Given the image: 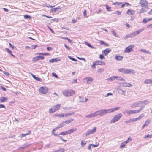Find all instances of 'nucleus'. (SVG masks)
I'll use <instances>...</instances> for the list:
<instances>
[{
  "instance_id": "nucleus-19",
  "label": "nucleus",
  "mask_w": 152,
  "mask_h": 152,
  "mask_svg": "<svg viewBox=\"0 0 152 152\" xmlns=\"http://www.w3.org/2000/svg\"><path fill=\"white\" fill-rule=\"evenodd\" d=\"M135 13V11L132 10H128L127 12L126 13L129 15H133Z\"/></svg>"
},
{
  "instance_id": "nucleus-25",
  "label": "nucleus",
  "mask_w": 152,
  "mask_h": 152,
  "mask_svg": "<svg viewBox=\"0 0 152 152\" xmlns=\"http://www.w3.org/2000/svg\"><path fill=\"white\" fill-rule=\"evenodd\" d=\"M144 83L145 84L151 85V78L145 79L144 81Z\"/></svg>"
},
{
  "instance_id": "nucleus-9",
  "label": "nucleus",
  "mask_w": 152,
  "mask_h": 152,
  "mask_svg": "<svg viewBox=\"0 0 152 152\" xmlns=\"http://www.w3.org/2000/svg\"><path fill=\"white\" fill-rule=\"evenodd\" d=\"M120 108V107H116L107 110V113L114 112L117 111Z\"/></svg>"
},
{
  "instance_id": "nucleus-54",
  "label": "nucleus",
  "mask_w": 152,
  "mask_h": 152,
  "mask_svg": "<svg viewBox=\"0 0 152 152\" xmlns=\"http://www.w3.org/2000/svg\"><path fill=\"white\" fill-rule=\"evenodd\" d=\"M99 57L101 60H102L104 58V56L103 55L101 54L99 55Z\"/></svg>"
},
{
  "instance_id": "nucleus-12",
  "label": "nucleus",
  "mask_w": 152,
  "mask_h": 152,
  "mask_svg": "<svg viewBox=\"0 0 152 152\" xmlns=\"http://www.w3.org/2000/svg\"><path fill=\"white\" fill-rule=\"evenodd\" d=\"M127 69L124 68H121L118 69V70L119 72L123 74H127Z\"/></svg>"
},
{
  "instance_id": "nucleus-5",
  "label": "nucleus",
  "mask_w": 152,
  "mask_h": 152,
  "mask_svg": "<svg viewBox=\"0 0 152 152\" xmlns=\"http://www.w3.org/2000/svg\"><path fill=\"white\" fill-rule=\"evenodd\" d=\"M96 129V127H94L93 129L91 130H89L87 131L86 133H85L84 134L86 136L87 135H88L90 134H93L94 133Z\"/></svg>"
},
{
  "instance_id": "nucleus-58",
  "label": "nucleus",
  "mask_w": 152,
  "mask_h": 152,
  "mask_svg": "<svg viewBox=\"0 0 152 152\" xmlns=\"http://www.w3.org/2000/svg\"><path fill=\"white\" fill-rule=\"evenodd\" d=\"M62 93L64 96H66V90L63 91Z\"/></svg>"
},
{
  "instance_id": "nucleus-59",
  "label": "nucleus",
  "mask_w": 152,
  "mask_h": 152,
  "mask_svg": "<svg viewBox=\"0 0 152 152\" xmlns=\"http://www.w3.org/2000/svg\"><path fill=\"white\" fill-rule=\"evenodd\" d=\"M147 28H148L150 29L152 28V24H149L147 26Z\"/></svg>"
},
{
  "instance_id": "nucleus-37",
  "label": "nucleus",
  "mask_w": 152,
  "mask_h": 152,
  "mask_svg": "<svg viewBox=\"0 0 152 152\" xmlns=\"http://www.w3.org/2000/svg\"><path fill=\"white\" fill-rule=\"evenodd\" d=\"M24 18L25 19H30L31 18V16L29 15H24Z\"/></svg>"
},
{
  "instance_id": "nucleus-56",
  "label": "nucleus",
  "mask_w": 152,
  "mask_h": 152,
  "mask_svg": "<svg viewBox=\"0 0 152 152\" xmlns=\"http://www.w3.org/2000/svg\"><path fill=\"white\" fill-rule=\"evenodd\" d=\"M121 12L116 11L114 13V14H117L118 15H120L121 14Z\"/></svg>"
},
{
  "instance_id": "nucleus-52",
  "label": "nucleus",
  "mask_w": 152,
  "mask_h": 152,
  "mask_svg": "<svg viewBox=\"0 0 152 152\" xmlns=\"http://www.w3.org/2000/svg\"><path fill=\"white\" fill-rule=\"evenodd\" d=\"M74 120L73 118H70L67 120V124H69Z\"/></svg>"
},
{
  "instance_id": "nucleus-61",
  "label": "nucleus",
  "mask_w": 152,
  "mask_h": 152,
  "mask_svg": "<svg viewBox=\"0 0 152 152\" xmlns=\"http://www.w3.org/2000/svg\"><path fill=\"white\" fill-rule=\"evenodd\" d=\"M95 66H96V64H95V62H94L93 64L91 65V67L93 68H95Z\"/></svg>"
},
{
  "instance_id": "nucleus-4",
  "label": "nucleus",
  "mask_w": 152,
  "mask_h": 152,
  "mask_svg": "<svg viewBox=\"0 0 152 152\" xmlns=\"http://www.w3.org/2000/svg\"><path fill=\"white\" fill-rule=\"evenodd\" d=\"M140 3L142 8H146L148 6V1L146 0H140Z\"/></svg>"
},
{
  "instance_id": "nucleus-50",
  "label": "nucleus",
  "mask_w": 152,
  "mask_h": 152,
  "mask_svg": "<svg viewBox=\"0 0 152 152\" xmlns=\"http://www.w3.org/2000/svg\"><path fill=\"white\" fill-rule=\"evenodd\" d=\"M107 10L108 11H111V7L108 6L107 5L106 6Z\"/></svg>"
},
{
  "instance_id": "nucleus-48",
  "label": "nucleus",
  "mask_w": 152,
  "mask_h": 152,
  "mask_svg": "<svg viewBox=\"0 0 152 152\" xmlns=\"http://www.w3.org/2000/svg\"><path fill=\"white\" fill-rule=\"evenodd\" d=\"M132 140V139L130 138L129 137L126 141H124V142H125V143L126 144L128 143V142L130 141H131Z\"/></svg>"
},
{
  "instance_id": "nucleus-26",
  "label": "nucleus",
  "mask_w": 152,
  "mask_h": 152,
  "mask_svg": "<svg viewBox=\"0 0 152 152\" xmlns=\"http://www.w3.org/2000/svg\"><path fill=\"white\" fill-rule=\"evenodd\" d=\"M8 99L5 97H1V98L0 99V102L3 103L4 102L7 101Z\"/></svg>"
},
{
  "instance_id": "nucleus-2",
  "label": "nucleus",
  "mask_w": 152,
  "mask_h": 152,
  "mask_svg": "<svg viewBox=\"0 0 152 152\" xmlns=\"http://www.w3.org/2000/svg\"><path fill=\"white\" fill-rule=\"evenodd\" d=\"M122 115L121 113H119L115 115L110 121V123H114L118 121L122 117Z\"/></svg>"
},
{
  "instance_id": "nucleus-30",
  "label": "nucleus",
  "mask_w": 152,
  "mask_h": 152,
  "mask_svg": "<svg viewBox=\"0 0 152 152\" xmlns=\"http://www.w3.org/2000/svg\"><path fill=\"white\" fill-rule=\"evenodd\" d=\"M116 79L118 80L125 81V80L120 76H116Z\"/></svg>"
},
{
  "instance_id": "nucleus-17",
  "label": "nucleus",
  "mask_w": 152,
  "mask_h": 152,
  "mask_svg": "<svg viewBox=\"0 0 152 152\" xmlns=\"http://www.w3.org/2000/svg\"><path fill=\"white\" fill-rule=\"evenodd\" d=\"M96 115L95 112H94V113H91L89 115H87L86 116V117L88 118H90L93 117H96Z\"/></svg>"
},
{
  "instance_id": "nucleus-11",
  "label": "nucleus",
  "mask_w": 152,
  "mask_h": 152,
  "mask_svg": "<svg viewBox=\"0 0 152 152\" xmlns=\"http://www.w3.org/2000/svg\"><path fill=\"white\" fill-rule=\"evenodd\" d=\"M44 58V57L42 56H37L35 57L32 59L33 61H37L39 60H42Z\"/></svg>"
},
{
  "instance_id": "nucleus-36",
  "label": "nucleus",
  "mask_w": 152,
  "mask_h": 152,
  "mask_svg": "<svg viewBox=\"0 0 152 152\" xmlns=\"http://www.w3.org/2000/svg\"><path fill=\"white\" fill-rule=\"evenodd\" d=\"M85 43L86 45L88 46L89 47L91 48H94V47L92 46L91 44L90 43H88L86 42H85Z\"/></svg>"
},
{
  "instance_id": "nucleus-45",
  "label": "nucleus",
  "mask_w": 152,
  "mask_h": 152,
  "mask_svg": "<svg viewBox=\"0 0 152 152\" xmlns=\"http://www.w3.org/2000/svg\"><path fill=\"white\" fill-rule=\"evenodd\" d=\"M152 137V134L151 135H147L145 136L144 138L145 139L148 138H151Z\"/></svg>"
},
{
  "instance_id": "nucleus-41",
  "label": "nucleus",
  "mask_w": 152,
  "mask_h": 152,
  "mask_svg": "<svg viewBox=\"0 0 152 152\" xmlns=\"http://www.w3.org/2000/svg\"><path fill=\"white\" fill-rule=\"evenodd\" d=\"M60 9V7H58L53 8V9H52L51 10L53 12H56L57 10H59Z\"/></svg>"
},
{
  "instance_id": "nucleus-62",
  "label": "nucleus",
  "mask_w": 152,
  "mask_h": 152,
  "mask_svg": "<svg viewBox=\"0 0 152 152\" xmlns=\"http://www.w3.org/2000/svg\"><path fill=\"white\" fill-rule=\"evenodd\" d=\"M52 75L53 76H54V77H56V78H58V76L55 73L53 72L52 73Z\"/></svg>"
},
{
  "instance_id": "nucleus-63",
  "label": "nucleus",
  "mask_w": 152,
  "mask_h": 152,
  "mask_svg": "<svg viewBox=\"0 0 152 152\" xmlns=\"http://www.w3.org/2000/svg\"><path fill=\"white\" fill-rule=\"evenodd\" d=\"M37 46V45H32L31 48L33 49H35Z\"/></svg>"
},
{
  "instance_id": "nucleus-14",
  "label": "nucleus",
  "mask_w": 152,
  "mask_h": 152,
  "mask_svg": "<svg viewBox=\"0 0 152 152\" xmlns=\"http://www.w3.org/2000/svg\"><path fill=\"white\" fill-rule=\"evenodd\" d=\"M39 91L41 93L45 94L47 93V90L43 87H41L39 89Z\"/></svg>"
},
{
  "instance_id": "nucleus-64",
  "label": "nucleus",
  "mask_w": 152,
  "mask_h": 152,
  "mask_svg": "<svg viewBox=\"0 0 152 152\" xmlns=\"http://www.w3.org/2000/svg\"><path fill=\"white\" fill-rule=\"evenodd\" d=\"M6 50L10 54L11 52V51L9 49L6 48Z\"/></svg>"
},
{
  "instance_id": "nucleus-27",
  "label": "nucleus",
  "mask_w": 152,
  "mask_h": 152,
  "mask_svg": "<svg viewBox=\"0 0 152 152\" xmlns=\"http://www.w3.org/2000/svg\"><path fill=\"white\" fill-rule=\"evenodd\" d=\"M31 133V131H29V132L26 134H21L20 137L21 138H22L25 137L26 135H29Z\"/></svg>"
},
{
  "instance_id": "nucleus-46",
  "label": "nucleus",
  "mask_w": 152,
  "mask_h": 152,
  "mask_svg": "<svg viewBox=\"0 0 152 152\" xmlns=\"http://www.w3.org/2000/svg\"><path fill=\"white\" fill-rule=\"evenodd\" d=\"M56 117L58 116L59 117H63L64 116V115L63 114H56L55 115Z\"/></svg>"
},
{
  "instance_id": "nucleus-21",
  "label": "nucleus",
  "mask_w": 152,
  "mask_h": 152,
  "mask_svg": "<svg viewBox=\"0 0 152 152\" xmlns=\"http://www.w3.org/2000/svg\"><path fill=\"white\" fill-rule=\"evenodd\" d=\"M61 104H57L56 105H54L53 107L54 109V111L57 110L60 107Z\"/></svg>"
},
{
  "instance_id": "nucleus-15",
  "label": "nucleus",
  "mask_w": 152,
  "mask_h": 152,
  "mask_svg": "<svg viewBox=\"0 0 152 152\" xmlns=\"http://www.w3.org/2000/svg\"><path fill=\"white\" fill-rule=\"evenodd\" d=\"M84 80L86 81V83L90 84L93 80V79L90 77H86L84 78Z\"/></svg>"
},
{
  "instance_id": "nucleus-32",
  "label": "nucleus",
  "mask_w": 152,
  "mask_h": 152,
  "mask_svg": "<svg viewBox=\"0 0 152 152\" xmlns=\"http://www.w3.org/2000/svg\"><path fill=\"white\" fill-rule=\"evenodd\" d=\"M116 76H113L110 77L109 78L107 79V80H110V81H112L114 80V79H116Z\"/></svg>"
},
{
  "instance_id": "nucleus-38",
  "label": "nucleus",
  "mask_w": 152,
  "mask_h": 152,
  "mask_svg": "<svg viewBox=\"0 0 152 152\" xmlns=\"http://www.w3.org/2000/svg\"><path fill=\"white\" fill-rule=\"evenodd\" d=\"M37 55H42L44 56L46 55H49V54L48 53H38Z\"/></svg>"
},
{
  "instance_id": "nucleus-22",
  "label": "nucleus",
  "mask_w": 152,
  "mask_h": 152,
  "mask_svg": "<svg viewBox=\"0 0 152 152\" xmlns=\"http://www.w3.org/2000/svg\"><path fill=\"white\" fill-rule=\"evenodd\" d=\"M66 124V121H65L61 123L57 127V128H60L63 127Z\"/></svg>"
},
{
  "instance_id": "nucleus-53",
  "label": "nucleus",
  "mask_w": 152,
  "mask_h": 152,
  "mask_svg": "<svg viewBox=\"0 0 152 152\" xmlns=\"http://www.w3.org/2000/svg\"><path fill=\"white\" fill-rule=\"evenodd\" d=\"M104 71V69L102 68H100L98 70V72L100 73L103 72Z\"/></svg>"
},
{
  "instance_id": "nucleus-44",
  "label": "nucleus",
  "mask_w": 152,
  "mask_h": 152,
  "mask_svg": "<svg viewBox=\"0 0 152 152\" xmlns=\"http://www.w3.org/2000/svg\"><path fill=\"white\" fill-rule=\"evenodd\" d=\"M111 32L113 33V35L115 36V37H118L117 36L118 35V34L116 33V32H115V31L114 30L112 29L111 31Z\"/></svg>"
},
{
  "instance_id": "nucleus-29",
  "label": "nucleus",
  "mask_w": 152,
  "mask_h": 152,
  "mask_svg": "<svg viewBox=\"0 0 152 152\" xmlns=\"http://www.w3.org/2000/svg\"><path fill=\"white\" fill-rule=\"evenodd\" d=\"M31 75H32V77H33V78H34L37 81H41V79L40 78L36 77L34 75L32 74H31Z\"/></svg>"
},
{
  "instance_id": "nucleus-42",
  "label": "nucleus",
  "mask_w": 152,
  "mask_h": 152,
  "mask_svg": "<svg viewBox=\"0 0 152 152\" xmlns=\"http://www.w3.org/2000/svg\"><path fill=\"white\" fill-rule=\"evenodd\" d=\"M30 145V144H27L26 143L23 145L22 147H20L18 149H19L21 148H24L26 147H27L29 145Z\"/></svg>"
},
{
  "instance_id": "nucleus-43",
  "label": "nucleus",
  "mask_w": 152,
  "mask_h": 152,
  "mask_svg": "<svg viewBox=\"0 0 152 152\" xmlns=\"http://www.w3.org/2000/svg\"><path fill=\"white\" fill-rule=\"evenodd\" d=\"M150 120L147 119L145 121L144 124L146 126H147L150 123Z\"/></svg>"
},
{
  "instance_id": "nucleus-40",
  "label": "nucleus",
  "mask_w": 152,
  "mask_h": 152,
  "mask_svg": "<svg viewBox=\"0 0 152 152\" xmlns=\"http://www.w3.org/2000/svg\"><path fill=\"white\" fill-rule=\"evenodd\" d=\"M147 12V10L142 8V9H141L140 10V11L139 12V13H143V12Z\"/></svg>"
},
{
  "instance_id": "nucleus-3",
  "label": "nucleus",
  "mask_w": 152,
  "mask_h": 152,
  "mask_svg": "<svg viewBox=\"0 0 152 152\" xmlns=\"http://www.w3.org/2000/svg\"><path fill=\"white\" fill-rule=\"evenodd\" d=\"M144 30V28H142L138 30L137 31L134 32L132 33H130V35L131 38L134 37L135 36L138 35L141 32L143 31Z\"/></svg>"
},
{
  "instance_id": "nucleus-57",
  "label": "nucleus",
  "mask_w": 152,
  "mask_h": 152,
  "mask_svg": "<svg viewBox=\"0 0 152 152\" xmlns=\"http://www.w3.org/2000/svg\"><path fill=\"white\" fill-rule=\"evenodd\" d=\"M127 83L126 82H124L122 83V86L124 87L127 86Z\"/></svg>"
},
{
  "instance_id": "nucleus-7",
  "label": "nucleus",
  "mask_w": 152,
  "mask_h": 152,
  "mask_svg": "<svg viewBox=\"0 0 152 152\" xmlns=\"http://www.w3.org/2000/svg\"><path fill=\"white\" fill-rule=\"evenodd\" d=\"M75 93V91L73 90L69 89L67 90V97L72 96Z\"/></svg>"
},
{
  "instance_id": "nucleus-1",
  "label": "nucleus",
  "mask_w": 152,
  "mask_h": 152,
  "mask_svg": "<svg viewBox=\"0 0 152 152\" xmlns=\"http://www.w3.org/2000/svg\"><path fill=\"white\" fill-rule=\"evenodd\" d=\"M95 112L96 116L98 115L100 116H103L105 114L107 113V109H102Z\"/></svg>"
},
{
  "instance_id": "nucleus-23",
  "label": "nucleus",
  "mask_w": 152,
  "mask_h": 152,
  "mask_svg": "<svg viewBox=\"0 0 152 152\" xmlns=\"http://www.w3.org/2000/svg\"><path fill=\"white\" fill-rule=\"evenodd\" d=\"M115 58V59L118 61H121L123 59V57L121 56L116 55Z\"/></svg>"
},
{
  "instance_id": "nucleus-33",
  "label": "nucleus",
  "mask_w": 152,
  "mask_h": 152,
  "mask_svg": "<svg viewBox=\"0 0 152 152\" xmlns=\"http://www.w3.org/2000/svg\"><path fill=\"white\" fill-rule=\"evenodd\" d=\"M87 141L83 140L81 141V144L82 147H83L86 144Z\"/></svg>"
},
{
  "instance_id": "nucleus-31",
  "label": "nucleus",
  "mask_w": 152,
  "mask_h": 152,
  "mask_svg": "<svg viewBox=\"0 0 152 152\" xmlns=\"http://www.w3.org/2000/svg\"><path fill=\"white\" fill-rule=\"evenodd\" d=\"M140 102H141V105H143V104H147L149 102L148 100H144L142 101H140Z\"/></svg>"
},
{
  "instance_id": "nucleus-28",
  "label": "nucleus",
  "mask_w": 152,
  "mask_h": 152,
  "mask_svg": "<svg viewBox=\"0 0 152 152\" xmlns=\"http://www.w3.org/2000/svg\"><path fill=\"white\" fill-rule=\"evenodd\" d=\"M59 60L58 59V58H52L51 59H50L49 61V62L50 63H54V62H57Z\"/></svg>"
},
{
  "instance_id": "nucleus-34",
  "label": "nucleus",
  "mask_w": 152,
  "mask_h": 152,
  "mask_svg": "<svg viewBox=\"0 0 152 152\" xmlns=\"http://www.w3.org/2000/svg\"><path fill=\"white\" fill-rule=\"evenodd\" d=\"M140 50H141V51L142 52H144V53H145L147 54H151V53L150 52H149V51H148L147 50H146L145 49H141Z\"/></svg>"
},
{
  "instance_id": "nucleus-39",
  "label": "nucleus",
  "mask_w": 152,
  "mask_h": 152,
  "mask_svg": "<svg viewBox=\"0 0 152 152\" xmlns=\"http://www.w3.org/2000/svg\"><path fill=\"white\" fill-rule=\"evenodd\" d=\"M149 22L148 19L147 18H144L142 20V23L143 24H145L147 22Z\"/></svg>"
},
{
  "instance_id": "nucleus-51",
  "label": "nucleus",
  "mask_w": 152,
  "mask_h": 152,
  "mask_svg": "<svg viewBox=\"0 0 152 152\" xmlns=\"http://www.w3.org/2000/svg\"><path fill=\"white\" fill-rule=\"evenodd\" d=\"M144 115L143 114H141L139 116V117L137 118V119L138 120L140 119L141 118H142L144 117Z\"/></svg>"
},
{
  "instance_id": "nucleus-47",
  "label": "nucleus",
  "mask_w": 152,
  "mask_h": 152,
  "mask_svg": "<svg viewBox=\"0 0 152 152\" xmlns=\"http://www.w3.org/2000/svg\"><path fill=\"white\" fill-rule=\"evenodd\" d=\"M68 57L71 60L73 61H77V60L76 59L72 58V57L70 56H68Z\"/></svg>"
},
{
  "instance_id": "nucleus-55",
  "label": "nucleus",
  "mask_w": 152,
  "mask_h": 152,
  "mask_svg": "<svg viewBox=\"0 0 152 152\" xmlns=\"http://www.w3.org/2000/svg\"><path fill=\"white\" fill-rule=\"evenodd\" d=\"M55 111H54V109L53 107V109L51 108H50L49 110V113H53Z\"/></svg>"
},
{
  "instance_id": "nucleus-13",
  "label": "nucleus",
  "mask_w": 152,
  "mask_h": 152,
  "mask_svg": "<svg viewBox=\"0 0 152 152\" xmlns=\"http://www.w3.org/2000/svg\"><path fill=\"white\" fill-rule=\"evenodd\" d=\"M111 51V49L110 48H108L103 50L102 53L103 54H104V55L106 56L108 53L110 52Z\"/></svg>"
},
{
  "instance_id": "nucleus-20",
  "label": "nucleus",
  "mask_w": 152,
  "mask_h": 152,
  "mask_svg": "<svg viewBox=\"0 0 152 152\" xmlns=\"http://www.w3.org/2000/svg\"><path fill=\"white\" fill-rule=\"evenodd\" d=\"M77 129L75 128L72 129L70 130H68L67 131V134H70L73 133L74 132L76 131Z\"/></svg>"
},
{
  "instance_id": "nucleus-10",
  "label": "nucleus",
  "mask_w": 152,
  "mask_h": 152,
  "mask_svg": "<svg viewBox=\"0 0 152 152\" xmlns=\"http://www.w3.org/2000/svg\"><path fill=\"white\" fill-rule=\"evenodd\" d=\"M95 62L96 65H105V63L104 62L101 60H97Z\"/></svg>"
},
{
  "instance_id": "nucleus-49",
  "label": "nucleus",
  "mask_w": 152,
  "mask_h": 152,
  "mask_svg": "<svg viewBox=\"0 0 152 152\" xmlns=\"http://www.w3.org/2000/svg\"><path fill=\"white\" fill-rule=\"evenodd\" d=\"M64 149L62 148H61L59 150L55 151L54 152H62L64 151Z\"/></svg>"
},
{
  "instance_id": "nucleus-8",
  "label": "nucleus",
  "mask_w": 152,
  "mask_h": 152,
  "mask_svg": "<svg viewBox=\"0 0 152 152\" xmlns=\"http://www.w3.org/2000/svg\"><path fill=\"white\" fill-rule=\"evenodd\" d=\"M141 105V102L140 101L137 102H135L132 104H131L130 107L131 108H133L134 107H139Z\"/></svg>"
},
{
  "instance_id": "nucleus-6",
  "label": "nucleus",
  "mask_w": 152,
  "mask_h": 152,
  "mask_svg": "<svg viewBox=\"0 0 152 152\" xmlns=\"http://www.w3.org/2000/svg\"><path fill=\"white\" fill-rule=\"evenodd\" d=\"M134 47V45H129L126 47L124 50L125 53H129L131 52L132 48Z\"/></svg>"
},
{
  "instance_id": "nucleus-18",
  "label": "nucleus",
  "mask_w": 152,
  "mask_h": 152,
  "mask_svg": "<svg viewBox=\"0 0 152 152\" xmlns=\"http://www.w3.org/2000/svg\"><path fill=\"white\" fill-rule=\"evenodd\" d=\"M79 101L82 102H84L88 100V99L86 98H84V97H82L80 96H79Z\"/></svg>"
},
{
  "instance_id": "nucleus-35",
  "label": "nucleus",
  "mask_w": 152,
  "mask_h": 152,
  "mask_svg": "<svg viewBox=\"0 0 152 152\" xmlns=\"http://www.w3.org/2000/svg\"><path fill=\"white\" fill-rule=\"evenodd\" d=\"M126 143H125V142H122L121 143V145L120 146V148H122L124 147L126 145Z\"/></svg>"
},
{
  "instance_id": "nucleus-16",
  "label": "nucleus",
  "mask_w": 152,
  "mask_h": 152,
  "mask_svg": "<svg viewBox=\"0 0 152 152\" xmlns=\"http://www.w3.org/2000/svg\"><path fill=\"white\" fill-rule=\"evenodd\" d=\"M136 73V72L134 70L130 69H127V74H134Z\"/></svg>"
},
{
  "instance_id": "nucleus-60",
  "label": "nucleus",
  "mask_w": 152,
  "mask_h": 152,
  "mask_svg": "<svg viewBox=\"0 0 152 152\" xmlns=\"http://www.w3.org/2000/svg\"><path fill=\"white\" fill-rule=\"evenodd\" d=\"M75 113L74 112H72V113H67V116L71 115L74 114Z\"/></svg>"
},
{
  "instance_id": "nucleus-24",
  "label": "nucleus",
  "mask_w": 152,
  "mask_h": 152,
  "mask_svg": "<svg viewBox=\"0 0 152 152\" xmlns=\"http://www.w3.org/2000/svg\"><path fill=\"white\" fill-rule=\"evenodd\" d=\"M126 112L129 115L132 113H136L135 110H127L126 111Z\"/></svg>"
}]
</instances>
